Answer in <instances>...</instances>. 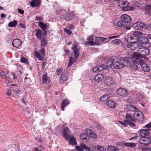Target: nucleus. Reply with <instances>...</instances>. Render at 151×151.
<instances>
[{
	"mask_svg": "<svg viewBox=\"0 0 151 151\" xmlns=\"http://www.w3.org/2000/svg\"><path fill=\"white\" fill-rule=\"evenodd\" d=\"M133 61L132 57H126L114 63L113 64V67L116 69H121L123 68L124 66L129 65L128 64Z\"/></svg>",
	"mask_w": 151,
	"mask_h": 151,
	"instance_id": "obj_1",
	"label": "nucleus"
},
{
	"mask_svg": "<svg viewBox=\"0 0 151 151\" xmlns=\"http://www.w3.org/2000/svg\"><path fill=\"white\" fill-rule=\"evenodd\" d=\"M119 35L113 36H111L108 38H105L104 37H96L95 39V42H94V45H100L101 43L103 42L104 41L107 40L106 42L109 41V39H112L118 37H119Z\"/></svg>",
	"mask_w": 151,
	"mask_h": 151,
	"instance_id": "obj_2",
	"label": "nucleus"
},
{
	"mask_svg": "<svg viewBox=\"0 0 151 151\" xmlns=\"http://www.w3.org/2000/svg\"><path fill=\"white\" fill-rule=\"evenodd\" d=\"M125 118L126 119L124 121V122L127 123L128 125L132 127H134L135 125L134 122L136 120L134 116H133L131 114L127 113L125 115Z\"/></svg>",
	"mask_w": 151,
	"mask_h": 151,
	"instance_id": "obj_3",
	"label": "nucleus"
},
{
	"mask_svg": "<svg viewBox=\"0 0 151 151\" xmlns=\"http://www.w3.org/2000/svg\"><path fill=\"white\" fill-rule=\"evenodd\" d=\"M130 57H132L133 58V63L134 64L141 65L144 62L142 59L139 57V55L137 53H134L132 55V56Z\"/></svg>",
	"mask_w": 151,
	"mask_h": 151,
	"instance_id": "obj_4",
	"label": "nucleus"
},
{
	"mask_svg": "<svg viewBox=\"0 0 151 151\" xmlns=\"http://www.w3.org/2000/svg\"><path fill=\"white\" fill-rule=\"evenodd\" d=\"M149 52V49L145 47L140 48L137 50L138 54L142 57H144L143 56L148 55Z\"/></svg>",
	"mask_w": 151,
	"mask_h": 151,
	"instance_id": "obj_5",
	"label": "nucleus"
},
{
	"mask_svg": "<svg viewBox=\"0 0 151 151\" xmlns=\"http://www.w3.org/2000/svg\"><path fill=\"white\" fill-rule=\"evenodd\" d=\"M116 93L119 95L123 97L126 96L128 93L127 91L122 88H119L117 90Z\"/></svg>",
	"mask_w": 151,
	"mask_h": 151,
	"instance_id": "obj_6",
	"label": "nucleus"
},
{
	"mask_svg": "<svg viewBox=\"0 0 151 151\" xmlns=\"http://www.w3.org/2000/svg\"><path fill=\"white\" fill-rule=\"evenodd\" d=\"M150 138L148 137H143L141 138L139 140L140 143H143L148 145L151 142V136Z\"/></svg>",
	"mask_w": 151,
	"mask_h": 151,
	"instance_id": "obj_7",
	"label": "nucleus"
},
{
	"mask_svg": "<svg viewBox=\"0 0 151 151\" xmlns=\"http://www.w3.org/2000/svg\"><path fill=\"white\" fill-rule=\"evenodd\" d=\"M145 26V24L143 23L137 22L133 24L132 27L136 30L142 29Z\"/></svg>",
	"mask_w": 151,
	"mask_h": 151,
	"instance_id": "obj_8",
	"label": "nucleus"
},
{
	"mask_svg": "<svg viewBox=\"0 0 151 151\" xmlns=\"http://www.w3.org/2000/svg\"><path fill=\"white\" fill-rule=\"evenodd\" d=\"M70 134V131L67 127H65L63 128L62 132V136L65 139H68Z\"/></svg>",
	"mask_w": 151,
	"mask_h": 151,
	"instance_id": "obj_9",
	"label": "nucleus"
},
{
	"mask_svg": "<svg viewBox=\"0 0 151 151\" xmlns=\"http://www.w3.org/2000/svg\"><path fill=\"white\" fill-rule=\"evenodd\" d=\"M66 139L69 140V144L73 146L77 144L76 138L72 135H69L68 139Z\"/></svg>",
	"mask_w": 151,
	"mask_h": 151,
	"instance_id": "obj_10",
	"label": "nucleus"
},
{
	"mask_svg": "<svg viewBox=\"0 0 151 151\" xmlns=\"http://www.w3.org/2000/svg\"><path fill=\"white\" fill-rule=\"evenodd\" d=\"M121 19L122 21L127 24L131 20V17L128 15L126 14H122L121 16Z\"/></svg>",
	"mask_w": 151,
	"mask_h": 151,
	"instance_id": "obj_11",
	"label": "nucleus"
},
{
	"mask_svg": "<svg viewBox=\"0 0 151 151\" xmlns=\"http://www.w3.org/2000/svg\"><path fill=\"white\" fill-rule=\"evenodd\" d=\"M150 133L148 130L143 129L140 130L139 135L141 138L145 137L149 135Z\"/></svg>",
	"mask_w": 151,
	"mask_h": 151,
	"instance_id": "obj_12",
	"label": "nucleus"
},
{
	"mask_svg": "<svg viewBox=\"0 0 151 151\" xmlns=\"http://www.w3.org/2000/svg\"><path fill=\"white\" fill-rule=\"evenodd\" d=\"M133 116L135 119H139L140 118L139 120H142L144 119V116L142 113L141 112L136 111L134 112Z\"/></svg>",
	"mask_w": 151,
	"mask_h": 151,
	"instance_id": "obj_13",
	"label": "nucleus"
},
{
	"mask_svg": "<svg viewBox=\"0 0 151 151\" xmlns=\"http://www.w3.org/2000/svg\"><path fill=\"white\" fill-rule=\"evenodd\" d=\"M22 44V42L19 39H16L14 40L12 42V45L16 48H18L20 47Z\"/></svg>",
	"mask_w": 151,
	"mask_h": 151,
	"instance_id": "obj_14",
	"label": "nucleus"
},
{
	"mask_svg": "<svg viewBox=\"0 0 151 151\" xmlns=\"http://www.w3.org/2000/svg\"><path fill=\"white\" fill-rule=\"evenodd\" d=\"M104 82L105 83L108 85H112L114 83L113 79L111 77L106 78L104 80Z\"/></svg>",
	"mask_w": 151,
	"mask_h": 151,
	"instance_id": "obj_15",
	"label": "nucleus"
},
{
	"mask_svg": "<svg viewBox=\"0 0 151 151\" xmlns=\"http://www.w3.org/2000/svg\"><path fill=\"white\" fill-rule=\"evenodd\" d=\"M107 105L112 108H114L116 106V103L113 101L109 100L106 102Z\"/></svg>",
	"mask_w": 151,
	"mask_h": 151,
	"instance_id": "obj_16",
	"label": "nucleus"
},
{
	"mask_svg": "<svg viewBox=\"0 0 151 151\" xmlns=\"http://www.w3.org/2000/svg\"><path fill=\"white\" fill-rule=\"evenodd\" d=\"M138 40L141 44H147L148 42V39L146 37H139Z\"/></svg>",
	"mask_w": 151,
	"mask_h": 151,
	"instance_id": "obj_17",
	"label": "nucleus"
},
{
	"mask_svg": "<svg viewBox=\"0 0 151 151\" xmlns=\"http://www.w3.org/2000/svg\"><path fill=\"white\" fill-rule=\"evenodd\" d=\"M35 30L36 31L35 35L37 37L38 39H40L41 40L42 39V30L40 29H36Z\"/></svg>",
	"mask_w": 151,
	"mask_h": 151,
	"instance_id": "obj_18",
	"label": "nucleus"
},
{
	"mask_svg": "<svg viewBox=\"0 0 151 151\" xmlns=\"http://www.w3.org/2000/svg\"><path fill=\"white\" fill-rule=\"evenodd\" d=\"M104 68L102 65H101L100 66H97L93 68L92 69V71L95 73L99 72L102 70Z\"/></svg>",
	"mask_w": 151,
	"mask_h": 151,
	"instance_id": "obj_19",
	"label": "nucleus"
},
{
	"mask_svg": "<svg viewBox=\"0 0 151 151\" xmlns=\"http://www.w3.org/2000/svg\"><path fill=\"white\" fill-rule=\"evenodd\" d=\"M104 76L102 74H98L95 77V80L97 82H99L101 81L104 78Z\"/></svg>",
	"mask_w": 151,
	"mask_h": 151,
	"instance_id": "obj_20",
	"label": "nucleus"
},
{
	"mask_svg": "<svg viewBox=\"0 0 151 151\" xmlns=\"http://www.w3.org/2000/svg\"><path fill=\"white\" fill-rule=\"evenodd\" d=\"M86 132L88 134H89L91 137L95 139L97 138V135L95 134L94 132L91 130L89 129L87 130Z\"/></svg>",
	"mask_w": 151,
	"mask_h": 151,
	"instance_id": "obj_21",
	"label": "nucleus"
},
{
	"mask_svg": "<svg viewBox=\"0 0 151 151\" xmlns=\"http://www.w3.org/2000/svg\"><path fill=\"white\" fill-rule=\"evenodd\" d=\"M69 103L68 100H64L62 102L61 104V108L62 111H64V108L65 106L69 104Z\"/></svg>",
	"mask_w": 151,
	"mask_h": 151,
	"instance_id": "obj_22",
	"label": "nucleus"
},
{
	"mask_svg": "<svg viewBox=\"0 0 151 151\" xmlns=\"http://www.w3.org/2000/svg\"><path fill=\"white\" fill-rule=\"evenodd\" d=\"M60 17L61 19H66L67 20V18L68 17V14L66 13V12L65 10H62L60 11Z\"/></svg>",
	"mask_w": 151,
	"mask_h": 151,
	"instance_id": "obj_23",
	"label": "nucleus"
},
{
	"mask_svg": "<svg viewBox=\"0 0 151 151\" xmlns=\"http://www.w3.org/2000/svg\"><path fill=\"white\" fill-rule=\"evenodd\" d=\"M117 26L120 27H123L127 25V24L123 21H120L116 23Z\"/></svg>",
	"mask_w": 151,
	"mask_h": 151,
	"instance_id": "obj_24",
	"label": "nucleus"
},
{
	"mask_svg": "<svg viewBox=\"0 0 151 151\" xmlns=\"http://www.w3.org/2000/svg\"><path fill=\"white\" fill-rule=\"evenodd\" d=\"M129 65L127 66H129L133 70H137L138 69V67L137 65H136V64H134L133 63V61L132 62H130Z\"/></svg>",
	"mask_w": 151,
	"mask_h": 151,
	"instance_id": "obj_25",
	"label": "nucleus"
},
{
	"mask_svg": "<svg viewBox=\"0 0 151 151\" xmlns=\"http://www.w3.org/2000/svg\"><path fill=\"white\" fill-rule=\"evenodd\" d=\"M114 60L113 59L110 58L108 59L106 63V65L107 67H111L112 65L113 66V63Z\"/></svg>",
	"mask_w": 151,
	"mask_h": 151,
	"instance_id": "obj_26",
	"label": "nucleus"
},
{
	"mask_svg": "<svg viewBox=\"0 0 151 151\" xmlns=\"http://www.w3.org/2000/svg\"><path fill=\"white\" fill-rule=\"evenodd\" d=\"M38 25L43 31H45L46 30L47 26V24L41 22H40L38 23Z\"/></svg>",
	"mask_w": 151,
	"mask_h": 151,
	"instance_id": "obj_27",
	"label": "nucleus"
},
{
	"mask_svg": "<svg viewBox=\"0 0 151 151\" xmlns=\"http://www.w3.org/2000/svg\"><path fill=\"white\" fill-rule=\"evenodd\" d=\"M80 139L83 141L87 142L89 140V138L86 134H82L80 136Z\"/></svg>",
	"mask_w": 151,
	"mask_h": 151,
	"instance_id": "obj_28",
	"label": "nucleus"
},
{
	"mask_svg": "<svg viewBox=\"0 0 151 151\" xmlns=\"http://www.w3.org/2000/svg\"><path fill=\"white\" fill-rule=\"evenodd\" d=\"M141 65L142 70L148 72L149 70V66L146 64L144 62Z\"/></svg>",
	"mask_w": 151,
	"mask_h": 151,
	"instance_id": "obj_29",
	"label": "nucleus"
},
{
	"mask_svg": "<svg viewBox=\"0 0 151 151\" xmlns=\"http://www.w3.org/2000/svg\"><path fill=\"white\" fill-rule=\"evenodd\" d=\"M127 108L128 110L132 111H136L138 110L135 106L132 105H128Z\"/></svg>",
	"mask_w": 151,
	"mask_h": 151,
	"instance_id": "obj_30",
	"label": "nucleus"
},
{
	"mask_svg": "<svg viewBox=\"0 0 151 151\" xmlns=\"http://www.w3.org/2000/svg\"><path fill=\"white\" fill-rule=\"evenodd\" d=\"M123 145L126 147H134L136 146L135 143L132 142H125L123 144Z\"/></svg>",
	"mask_w": 151,
	"mask_h": 151,
	"instance_id": "obj_31",
	"label": "nucleus"
},
{
	"mask_svg": "<svg viewBox=\"0 0 151 151\" xmlns=\"http://www.w3.org/2000/svg\"><path fill=\"white\" fill-rule=\"evenodd\" d=\"M119 5L120 6L124 7V6H128L129 5V3L126 1H121L119 2Z\"/></svg>",
	"mask_w": 151,
	"mask_h": 151,
	"instance_id": "obj_32",
	"label": "nucleus"
},
{
	"mask_svg": "<svg viewBox=\"0 0 151 151\" xmlns=\"http://www.w3.org/2000/svg\"><path fill=\"white\" fill-rule=\"evenodd\" d=\"M108 151H119V149L114 146H109L107 148Z\"/></svg>",
	"mask_w": 151,
	"mask_h": 151,
	"instance_id": "obj_33",
	"label": "nucleus"
},
{
	"mask_svg": "<svg viewBox=\"0 0 151 151\" xmlns=\"http://www.w3.org/2000/svg\"><path fill=\"white\" fill-rule=\"evenodd\" d=\"M17 24V21L15 20H14L12 21H11L9 22L8 26L9 27H15L16 26Z\"/></svg>",
	"mask_w": 151,
	"mask_h": 151,
	"instance_id": "obj_34",
	"label": "nucleus"
},
{
	"mask_svg": "<svg viewBox=\"0 0 151 151\" xmlns=\"http://www.w3.org/2000/svg\"><path fill=\"white\" fill-rule=\"evenodd\" d=\"M72 49L74 52H80V47L78 46L77 44H76L72 48Z\"/></svg>",
	"mask_w": 151,
	"mask_h": 151,
	"instance_id": "obj_35",
	"label": "nucleus"
},
{
	"mask_svg": "<svg viewBox=\"0 0 151 151\" xmlns=\"http://www.w3.org/2000/svg\"><path fill=\"white\" fill-rule=\"evenodd\" d=\"M133 34L134 37H139H139H140V36L143 35V33L139 31H136L134 32Z\"/></svg>",
	"mask_w": 151,
	"mask_h": 151,
	"instance_id": "obj_36",
	"label": "nucleus"
},
{
	"mask_svg": "<svg viewBox=\"0 0 151 151\" xmlns=\"http://www.w3.org/2000/svg\"><path fill=\"white\" fill-rule=\"evenodd\" d=\"M141 144L139 145L140 149L143 150H145L147 149V145L143 143H140Z\"/></svg>",
	"mask_w": 151,
	"mask_h": 151,
	"instance_id": "obj_37",
	"label": "nucleus"
},
{
	"mask_svg": "<svg viewBox=\"0 0 151 151\" xmlns=\"http://www.w3.org/2000/svg\"><path fill=\"white\" fill-rule=\"evenodd\" d=\"M48 77L47 75L45 74L44 75L42 78V82L43 84H45L46 83L47 81Z\"/></svg>",
	"mask_w": 151,
	"mask_h": 151,
	"instance_id": "obj_38",
	"label": "nucleus"
},
{
	"mask_svg": "<svg viewBox=\"0 0 151 151\" xmlns=\"http://www.w3.org/2000/svg\"><path fill=\"white\" fill-rule=\"evenodd\" d=\"M109 97V96L107 95L103 96L100 97V100L101 101H107Z\"/></svg>",
	"mask_w": 151,
	"mask_h": 151,
	"instance_id": "obj_39",
	"label": "nucleus"
},
{
	"mask_svg": "<svg viewBox=\"0 0 151 151\" xmlns=\"http://www.w3.org/2000/svg\"><path fill=\"white\" fill-rule=\"evenodd\" d=\"M68 17L67 18V20H70L72 19L74 17V14L72 13H70V14H68Z\"/></svg>",
	"mask_w": 151,
	"mask_h": 151,
	"instance_id": "obj_40",
	"label": "nucleus"
},
{
	"mask_svg": "<svg viewBox=\"0 0 151 151\" xmlns=\"http://www.w3.org/2000/svg\"><path fill=\"white\" fill-rule=\"evenodd\" d=\"M35 56L37 58L40 60H42L43 59V57L41 55L40 53L38 51H36L35 52Z\"/></svg>",
	"mask_w": 151,
	"mask_h": 151,
	"instance_id": "obj_41",
	"label": "nucleus"
},
{
	"mask_svg": "<svg viewBox=\"0 0 151 151\" xmlns=\"http://www.w3.org/2000/svg\"><path fill=\"white\" fill-rule=\"evenodd\" d=\"M5 82L7 84L8 87V84L10 83H12V79H11L9 77H8L7 76H5Z\"/></svg>",
	"mask_w": 151,
	"mask_h": 151,
	"instance_id": "obj_42",
	"label": "nucleus"
},
{
	"mask_svg": "<svg viewBox=\"0 0 151 151\" xmlns=\"http://www.w3.org/2000/svg\"><path fill=\"white\" fill-rule=\"evenodd\" d=\"M67 79L66 76L65 74H62L60 77V81L61 83L63 81H65Z\"/></svg>",
	"mask_w": 151,
	"mask_h": 151,
	"instance_id": "obj_43",
	"label": "nucleus"
},
{
	"mask_svg": "<svg viewBox=\"0 0 151 151\" xmlns=\"http://www.w3.org/2000/svg\"><path fill=\"white\" fill-rule=\"evenodd\" d=\"M13 91L14 93L17 96L21 94L22 93L21 90L18 89H14L13 90Z\"/></svg>",
	"mask_w": 151,
	"mask_h": 151,
	"instance_id": "obj_44",
	"label": "nucleus"
},
{
	"mask_svg": "<svg viewBox=\"0 0 151 151\" xmlns=\"http://www.w3.org/2000/svg\"><path fill=\"white\" fill-rule=\"evenodd\" d=\"M139 46L138 43L137 42H132V50L137 48Z\"/></svg>",
	"mask_w": 151,
	"mask_h": 151,
	"instance_id": "obj_45",
	"label": "nucleus"
},
{
	"mask_svg": "<svg viewBox=\"0 0 151 151\" xmlns=\"http://www.w3.org/2000/svg\"><path fill=\"white\" fill-rule=\"evenodd\" d=\"M98 151H105L106 149L101 145H98L96 146Z\"/></svg>",
	"mask_w": 151,
	"mask_h": 151,
	"instance_id": "obj_46",
	"label": "nucleus"
},
{
	"mask_svg": "<svg viewBox=\"0 0 151 151\" xmlns=\"http://www.w3.org/2000/svg\"><path fill=\"white\" fill-rule=\"evenodd\" d=\"M80 145L81 147L83 149H84L85 150H90V148L83 143H81Z\"/></svg>",
	"mask_w": 151,
	"mask_h": 151,
	"instance_id": "obj_47",
	"label": "nucleus"
},
{
	"mask_svg": "<svg viewBox=\"0 0 151 151\" xmlns=\"http://www.w3.org/2000/svg\"><path fill=\"white\" fill-rule=\"evenodd\" d=\"M41 45L42 46H44L47 43V42L46 41V39L44 38H42V39H41Z\"/></svg>",
	"mask_w": 151,
	"mask_h": 151,
	"instance_id": "obj_48",
	"label": "nucleus"
},
{
	"mask_svg": "<svg viewBox=\"0 0 151 151\" xmlns=\"http://www.w3.org/2000/svg\"><path fill=\"white\" fill-rule=\"evenodd\" d=\"M121 40L120 39H115L111 41V42L115 45H118L120 43Z\"/></svg>",
	"mask_w": 151,
	"mask_h": 151,
	"instance_id": "obj_49",
	"label": "nucleus"
},
{
	"mask_svg": "<svg viewBox=\"0 0 151 151\" xmlns=\"http://www.w3.org/2000/svg\"><path fill=\"white\" fill-rule=\"evenodd\" d=\"M94 42L93 41H89L86 42L85 43V45H89L90 46H94Z\"/></svg>",
	"mask_w": 151,
	"mask_h": 151,
	"instance_id": "obj_50",
	"label": "nucleus"
},
{
	"mask_svg": "<svg viewBox=\"0 0 151 151\" xmlns=\"http://www.w3.org/2000/svg\"><path fill=\"white\" fill-rule=\"evenodd\" d=\"M134 6H128L127 7H126L125 8V10H134Z\"/></svg>",
	"mask_w": 151,
	"mask_h": 151,
	"instance_id": "obj_51",
	"label": "nucleus"
},
{
	"mask_svg": "<svg viewBox=\"0 0 151 151\" xmlns=\"http://www.w3.org/2000/svg\"><path fill=\"white\" fill-rule=\"evenodd\" d=\"M137 97L139 99L141 100L143 98V95L141 93H138L137 95Z\"/></svg>",
	"mask_w": 151,
	"mask_h": 151,
	"instance_id": "obj_52",
	"label": "nucleus"
},
{
	"mask_svg": "<svg viewBox=\"0 0 151 151\" xmlns=\"http://www.w3.org/2000/svg\"><path fill=\"white\" fill-rule=\"evenodd\" d=\"M80 52H74V56L75 58L77 59L79 55Z\"/></svg>",
	"mask_w": 151,
	"mask_h": 151,
	"instance_id": "obj_53",
	"label": "nucleus"
},
{
	"mask_svg": "<svg viewBox=\"0 0 151 151\" xmlns=\"http://www.w3.org/2000/svg\"><path fill=\"white\" fill-rule=\"evenodd\" d=\"M36 5V7L38 6L40 4V0H32Z\"/></svg>",
	"mask_w": 151,
	"mask_h": 151,
	"instance_id": "obj_54",
	"label": "nucleus"
},
{
	"mask_svg": "<svg viewBox=\"0 0 151 151\" xmlns=\"http://www.w3.org/2000/svg\"><path fill=\"white\" fill-rule=\"evenodd\" d=\"M62 69L61 68H59L57 69L56 70V73L58 75H59L61 73Z\"/></svg>",
	"mask_w": 151,
	"mask_h": 151,
	"instance_id": "obj_55",
	"label": "nucleus"
},
{
	"mask_svg": "<svg viewBox=\"0 0 151 151\" xmlns=\"http://www.w3.org/2000/svg\"><path fill=\"white\" fill-rule=\"evenodd\" d=\"M64 32H65L68 35H71L72 33L71 31L70 30L65 28L64 29Z\"/></svg>",
	"mask_w": 151,
	"mask_h": 151,
	"instance_id": "obj_56",
	"label": "nucleus"
},
{
	"mask_svg": "<svg viewBox=\"0 0 151 151\" xmlns=\"http://www.w3.org/2000/svg\"><path fill=\"white\" fill-rule=\"evenodd\" d=\"M145 10L149 11L151 10V5H148L145 7Z\"/></svg>",
	"mask_w": 151,
	"mask_h": 151,
	"instance_id": "obj_57",
	"label": "nucleus"
},
{
	"mask_svg": "<svg viewBox=\"0 0 151 151\" xmlns=\"http://www.w3.org/2000/svg\"><path fill=\"white\" fill-rule=\"evenodd\" d=\"M76 148L78 151H83L82 148L80 146H76Z\"/></svg>",
	"mask_w": 151,
	"mask_h": 151,
	"instance_id": "obj_58",
	"label": "nucleus"
},
{
	"mask_svg": "<svg viewBox=\"0 0 151 151\" xmlns=\"http://www.w3.org/2000/svg\"><path fill=\"white\" fill-rule=\"evenodd\" d=\"M39 51L41 53L42 55H45V51L44 48L41 49Z\"/></svg>",
	"mask_w": 151,
	"mask_h": 151,
	"instance_id": "obj_59",
	"label": "nucleus"
},
{
	"mask_svg": "<svg viewBox=\"0 0 151 151\" xmlns=\"http://www.w3.org/2000/svg\"><path fill=\"white\" fill-rule=\"evenodd\" d=\"M6 75V74L3 71L0 70V76L2 77H4Z\"/></svg>",
	"mask_w": 151,
	"mask_h": 151,
	"instance_id": "obj_60",
	"label": "nucleus"
},
{
	"mask_svg": "<svg viewBox=\"0 0 151 151\" xmlns=\"http://www.w3.org/2000/svg\"><path fill=\"white\" fill-rule=\"evenodd\" d=\"M124 40H125V41H127V42H129V35H125V37H124Z\"/></svg>",
	"mask_w": 151,
	"mask_h": 151,
	"instance_id": "obj_61",
	"label": "nucleus"
},
{
	"mask_svg": "<svg viewBox=\"0 0 151 151\" xmlns=\"http://www.w3.org/2000/svg\"><path fill=\"white\" fill-rule=\"evenodd\" d=\"M35 19L38 21H42V18L41 17L36 16L35 18Z\"/></svg>",
	"mask_w": 151,
	"mask_h": 151,
	"instance_id": "obj_62",
	"label": "nucleus"
},
{
	"mask_svg": "<svg viewBox=\"0 0 151 151\" xmlns=\"http://www.w3.org/2000/svg\"><path fill=\"white\" fill-rule=\"evenodd\" d=\"M21 61L22 63H25L27 61V60L24 58H22L21 59Z\"/></svg>",
	"mask_w": 151,
	"mask_h": 151,
	"instance_id": "obj_63",
	"label": "nucleus"
},
{
	"mask_svg": "<svg viewBox=\"0 0 151 151\" xmlns=\"http://www.w3.org/2000/svg\"><path fill=\"white\" fill-rule=\"evenodd\" d=\"M119 123L123 126L124 127H126L127 125H128V124L125 122H123L122 121H119Z\"/></svg>",
	"mask_w": 151,
	"mask_h": 151,
	"instance_id": "obj_64",
	"label": "nucleus"
}]
</instances>
